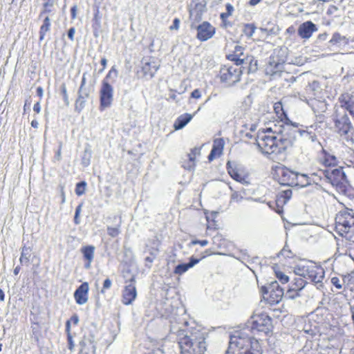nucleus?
Segmentation results:
<instances>
[{"label": "nucleus", "instance_id": "c85d7f7f", "mask_svg": "<svg viewBox=\"0 0 354 354\" xmlns=\"http://www.w3.org/2000/svg\"><path fill=\"white\" fill-rule=\"evenodd\" d=\"M273 110L277 121L282 122L286 124H290V120L281 102H275L273 105Z\"/></svg>", "mask_w": 354, "mask_h": 354}, {"label": "nucleus", "instance_id": "72a5a7b5", "mask_svg": "<svg viewBox=\"0 0 354 354\" xmlns=\"http://www.w3.org/2000/svg\"><path fill=\"white\" fill-rule=\"evenodd\" d=\"M262 346L258 339L252 338L249 347L245 349L243 354H261Z\"/></svg>", "mask_w": 354, "mask_h": 354}, {"label": "nucleus", "instance_id": "39448f33", "mask_svg": "<svg viewBox=\"0 0 354 354\" xmlns=\"http://www.w3.org/2000/svg\"><path fill=\"white\" fill-rule=\"evenodd\" d=\"M253 337H250L245 329L235 330L230 337L227 353L230 354H243Z\"/></svg>", "mask_w": 354, "mask_h": 354}, {"label": "nucleus", "instance_id": "473e14b6", "mask_svg": "<svg viewBox=\"0 0 354 354\" xmlns=\"http://www.w3.org/2000/svg\"><path fill=\"white\" fill-rule=\"evenodd\" d=\"M193 116L190 113H183L180 115L174 124V128L175 129H180L192 120Z\"/></svg>", "mask_w": 354, "mask_h": 354}, {"label": "nucleus", "instance_id": "412c9836", "mask_svg": "<svg viewBox=\"0 0 354 354\" xmlns=\"http://www.w3.org/2000/svg\"><path fill=\"white\" fill-rule=\"evenodd\" d=\"M225 149V141L223 138H218L213 140V145L212 149L207 156L209 162L218 159V158L222 156Z\"/></svg>", "mask_w": 354, "mask_h": 354}, {"label": "nucleus", "instance_id": "2eb2a0df", "mask_svg": "<svg viewBox=\"0 0 354 354\" xmlns=\"http://www.w3.org/2000/svg\"><path fill=\"white\" fill-rule=\"evenodd\" d=\"M316 161L323 167L322 169L327 170L337 167L339 162L338 157L333 155V153H330L324 148H322V150L318 152Z\"/></svg>", "mask_w": 354, "mask_h": 354}, {"label": "nucleus", "instance_id": "f704fd0d", "mask_svg": "<svg viewBox=\"0 0 354 354\" xmlns=\"http://www.w3.org/2000/svg\"><path fill=\"white\" fill-rule=\"evenodd\" d=\"M243 64H248V73L256 72L258 69V61L252 55L243 57Z\"/></svg>", "mask_w": 354, "mask_h": 354}, {"label": "nucleus", "instance_id": "e2e57ef3", "mask_svg": "<svg viewBox=\"0 0 354 354\" xmlns=\"http://www.w3.org/2000/svg\"><path fill=\"white\" fill-rule=\"evenodd\" d=\"M41 110L40 102H36L33 106V111H35L36 113H39Z\"/></svg>", "mask_w": 354, "mask_h": 354}, {"label": "nucleus", "instance_id": "680f3d73", "mask_svg": "<svg viewBox=\"0 0 354 354\" xmlns=\"http://www.w3.org/2000/svg\"><path fill=\"white\" fill-rule=\"evenodd\" d=\"M75 32V29L74 28H71L68 31V37L71 40H74V34Z\"/></svg>", "mask_w": 354, "mask_h": 354}, {"label": "nucleus", "instance_id": "864d4df0", "mask_svg": "<svg viewBox=\"0 0 354 354\" xmlns=\"http://www.w3.org/2000/svg\"><path fill=\"white\" fill-rule=\"evenodd\" d=\"M68 322H70V329L71 330V323H73L75 326L79 322V317L77 315H73L71 316L70 319H68Z\"/></svg>", "mask_w": 354, "mask_h": 354}, {"label": "nucleus", "instance_id": "4d7b16f0", "mask_svg": "<svg viewBox=\"0 0 354 354\" xmlns=\"http://www.w3.org/2000/svg\"><path fill=\"white\" fill-rule=\"evenodd\" d=\"M191 97H192L194 99H199V97H201V92L198 88L194 89L191 93Z\"/></svg>", "mask_w": 354, "mask_h": 354}, {"label": "nucleus", "instance_id": "c9c22d12", "mask_svg": "<svg viewBox=\"0 0 354 354\" xmlns=\"http://www.w3.org/2000/svg\"><path fill=\"white\" fill-rule=\"evenodd\" d=\"M51 26L50 19L48 17H45L43 23L40 26L39 33V40H43L45 37L46 33L49 31Z\"/></svg>", "mask_w": 354, "mask_h": 354}, {"label": "nucleus", "instance_id": "a211bd4d", "mask_svg": "<svg viewBox=\"0 0 354 354\" xmlns=\"http://www.w3.org/2000/svg\"><path fill=\"white\" fill-rule=\"evenodd\" d=\"M130 283L124 287L122 292V302L124 305H131L137 297V290L135 286V279H130Z\"/></svg>", "mask_w": 354, "mask_h": 354}, {"label": "nucleus", "instance_id": "4be33fe9", "mask_svg": "<svg viewBox=\"0 0 354 354\" xmlns=\"http://www.w3.org/2000/svg\"><path fill=\"white\" fill-rule=\"evenodd\" d=\"M324 176L328 178L332 185H338L344 178V173L342 169L334 167L331 171L327 169H319Z\"/></svg>", "mask_w": 354, "mask_h": 354}, {"label": "nucleus", "instance_id": "ea45409f", "mask_svg": "<svg viewBox=\"0 0 354 354\" xmlns=\"http://www.w3.org/2000/svg\"><path fill=\"white\" fill-rule=\"evenodd\" d=\"M226 7V12H221L220 15V18L222 20L223 22H226L227 20V18L230 17L232 15H233L234 12V7L230 3H227L225 5Z\"/></svg>", "mask_w": 354, "mask_h": 354}, {"label": "nucleus", "instance_id": "052dcab7", "mask_svg": "<svg viewBox=\"0 0 354 354\" xmlns=\"http://www.w3.org/2000/svg\"><path fill=\"white\" fill-rule=\"evenodd\" d=\"M100 64L102 65V68L100 71V73L103 72L104 70L106 68L107 65V59L106 57H102L100 61Z\"/></svg>", "mask_w": 354, "mask_h": 354}, {"label": "nucleus", "instance_id": "0eeeda50", "mask_svg": "<svg viewBox=\"0 0 354 354\" xmlns=\"http://www.w3.org/2000/svg\"><path fill=\"white\" fill-rule=\"evenodd\" d=\"M248 323L252 333L254 331H258L259 333L268 334L272 328V319L266 313L253 315Z\"/></svg>", "mask_w": 354, "mask_h": 354}, {"label": "nucleus", "instance_id": "dca6fc26", "mask_svg": "<svg viewBox=\"0 0 354 354\" xmlns=\"http://www.w3.org/2000/svg\"><path fill=\"white\" fill-rule=\"evenodd\" d=\"M214 254V252H212L211 249H205L204 251L201 252L200 254L198 255L197 257H194V256H192L189 258V262L185 263V264H179L175 267L174 272L178 274H182L187 270L190 269V268L196 265V263H199L200 261L207 258V257L211 256Z\"/></svg>", "mask_w": 354, "mask_h": 354}, {"label": "nucleus", "instance_id": "4468645a", "mask_svg": "<svg viewBox=\"0 0 354 354\" xmlns=\"http://www.w3.org/2000/svg\"><path fill=\"white\" fill-rule=\"evenodd\" d=\"M273 176L279 184L294 186L295 171L283 165L273 167Z\"/></svg>", "mask_w": 354, "mask_h": 354}, {"label": "nucleus", "instance_id": "a18cd8bd", "mask_svg": "<svg viewBox=\"0 0 354 354\" xmlns=\"http://www.w3.org/2000/svg\"><path fill=\"white\" fill-rule=\"evenodd\" d=\"M86 183L85 181H81L76 184L75 194L77 196H81L85 193Z\"/></svg>", "mask_w": 354, "mask_h": 354}, {"label": "nucleus", "instance_id": "774afa93", "mask_svg": "<svg viewBox=\"0 0 354 354\" xmlns=\"http://www.w3.org/2000/svg\"><path fill=\"white\" fill-rule=\"evenodd\" d=\"M261 0H250L248 4L250 6H256L259 4Z\"/></svg>", "mask_w": 354, "mask_h": 354}, {"label": "nucleus", "instance_id": "e433bc0d", "mask_svg": "<svg viewBox=\"0 0 354 354\" xmlns=\"http://www.w3.org/2000/svg\"><path fill=\"white\" fill-rule=\"evenodd\" d=\"M343 287L346 290H351L354 286V275L353 273H347L342 276Z\"/></svg>", "mask_w": 354, "mask_h": 354}, {"label": "nucleus", "instance_id": "f3484780", "mask_svg": "<svg viewBox=\"0 0 354 354\" xmlns=\"http://www.w3.org/2000/svg\"><path fill=\"white\" fill-rule=\"evenodd\" d=\"M198 146L189 150V152L187 155V158L182 162V167L186 170H193L196 167V160L197 157L201 154L202 147Z\"/></svg>", "mask_w": 354, "mask_h": 354}, {"label": "nucleus", "instance_id": "bf43d9fd", "mask_svg": "<svg viewBox=\"0 0 354 354\" xmlns=\"http://www.w3.org/2000/svg\"><path fill=\"white\" fill-rule=\"evenodd\" d=\"M71 17L74 19L77 17V5L71 8Z\"/></svg>", "mask_w": 354, "mask_h": 354}, {"label": "nucleus", "instance_id": "c756f323", "mask_svg": "<svg viewBox=\"0 0 354 354\" xmlns=\"http://www.w3.org/2000/svg\"><path fill=\"white\" fill-rule=\"evenodd\" d=\"M313 176H317V174L312 173L310 174V176H308L307 174L296 173L295 171L294 186L305 187V186L310 185L311 178Z\"/></svg>", "mask_w": 354, "mask_h": 354}, {"label": "nucleus", "instance_id": "603ef678", "mask_svg": "<svg viewBox=\"0 0 354 354\" xmlns=\"http://www.w3.org/2000/svg\"><path fill=\"white\" fill-rule=\"evenodd\" d=\"M61 92L62 93V97L66 102H68V95L67 93L66 86L65 84H63L61 87Z\"/></svg>", "mask_w": 354, "mask_h": 354}, {"label": "nucleus", "instance_id": "09e8293b", "mask_svg": "<svg viewBox=\"0 0 354 354\" xmlns=\"http://www.w3.org/2000/svg\"><path fill=\"white\" fill-rule=\"evenodd\" d=\"M82 203H80L79 205L77 206L75 209V216L73 218V222L75 224L78 225L80 223V214L82 212Z\"/></svg>", "mask_w": 354, "mask_h": 354}, {"label": "nucleus", "instance_id": "49530a36", "mask_svg": "<svg viewBox=\"0 0 354 354\" xmlns=\"http://www.w3.org/2000/svg\"><path fill=\"white\" fill-rule=\"evenodd\" d=\"M209 244L207 239H198V238L193 237L189 243V245H200L201 246H206Z\"/></svg>", "mask_w": 354, "mask_h": 354}, {"label": "nucleus", "instance_id": "f257e3e1", "mask_svg": "<svg viewBox=\"0 0 354 354\" xmlns=\"http://www.w3.org/2000/svg\"><path fill=\"white\" fill-rule=\"evenodd\" d=\"M256 142L261 151L265 154L281 153L288 149L290 145V140L271 127L260 129Z\"/></svg>", "mask_w": 354, "mask_h": 354}, {"label": "nucleus", "instance_id": "1a4fd4ad", "mask_svg": "<svg viewBox=\"0 0 354 354\" xmlns=\"http://www.w3.org/2000/svg\"><path fill=\"white\" fill-rule=\"evenodd\" d=\"M261 294L264 301L270 305H274L281 301L284 295V290L275 281V282L271 283L268 287L262 286Z\"/></svg>", "mask_w": 354, "mask_h": 354}, {"label": "nucleus", "instance_id": "4c0bfd02", "mask_svg": "<svg viewBox=\"0 0 354 354\" xmlns=\"http://www.w3.org/2000/svg\"><path fill=\"white\" fill-rule=\"evenodd\" d=\"M54 7V0H45L43 3V8L40 11L39 17H42L46 13L51 12Z\"/></svg>", "mask_w": 354, "mask_h": 354}, {"label": "nucleus", "instance_id": "393cba45", "mask_svg": "<svg viewBox=\"0 0 354 354\" xmlns=\"http://www.w3.org/2000/svg\"><path fill=\"white\" fill-rule=\"evenodd\" d=\"M89 286L87 282H84L74 292L73 297L75 302L79 305L85 304L88 301Z\"/></svg>", "mask_w": 354, "mask_h": 354}, {"label": "nucleus", "instance_id": "a878e982", "mask_svg": "<svg viewBox=\"0 0 354 354\" xmlns=\"http://www.w3.org/2000/svg\"><path fill=\"white\" fill-rule=\"evenodd\" d=\"M316 25L313 21H308L301 24L298 28V35L301 39H310L313 32L317 31Z\"/></svg>", "mask_w": 354, "mask_h": 354}, {"label": "nucleus", "instance_id": "69168bd1", "mask_svg": "<svg viewBox=\"0 0 354 354\" xmlns=\"http://www.w3.org/2000/svg\"><path fill=\"white\" fill-rule=\"evenodd\" d=\"M158 252V248H152L151 250H150V255L152 256V257L155 259Z\"/></svg>", "mask_w": 354, "mask_h": 354}, {"label": "nucleus", "instance_id": "b1692460", "mask_svg": "<svg viewBox=\"0 0 354 354\" xmlns=\"http://www.w3.org/2000/svg\"><path fill=\"white\" fill-rule=\"evenodd\" d=\"M243 55L244 47L236 44L234 50L226 54V58L227 60L233 62L235 66L241 67V65L243 64Z\"/></svg>", "mask_w": 354, "mask_h": 354}, {"label": "nucleus", "instance_id": "3c124183", "mask_svg": "<svg viewBox=\"0 0 354 354\" xmlns=\"http://www.w3.org/2000/svg\"><path fill=\"white\" fill-rule=\"evenodd\" d=\"M111 281L109 279H106L104 281L103 286L102 288V292H105V290H108V288H110L111 286Z\"/></svg>", "mask_w": 354, "mask_h": 354}, {"label": "nucleus", "instance_id": "79ce46f5", "mask_svg": "<svg viewBox=\"0 0 354 354\" xmlns=\"http://www.w3.org/2000/svg\"><path fill=\"white\" fill-rule=\"evenodd\" d=\"M30 248H23L22 252L21 253V256L19 258L20 263H28L30 261Z\"/></svg>", "mask_w": 354, "mask_h": 354}, {"label": "nucleus", "instance_id": "ddd939ff", "mask_svg": "<svg viewBox=\"0 0 354 354\" xmlns=\"http://www.w3.org/2000/svg\"><path fill=\"white\" fill-rule=\"evenodd\" d=\"M302 275L315 283H322L324 278V270L316 263L308 262L301 268Z\"/></svg>", "mask_w": 354, "mask_h": 354}, {"label": "nucleus", "instance_id": "9b49d317", "mask_svg": "<svg viewBox=\"0 0 354 354\" xmlns=\"http://www.w3.org/2000/svg\"><path fill=\"white\" fill-rule=\"evenodd\" d=\"M226 170L228 175L235 181L239 182L243 185L249 184V173L240 164L227 160L226 162Z\"/></svg>", "mask_w": 354, "mask_h": 354}, {"label": "nucleus", "instance_id": "8fccbe9b", "mask_svg": "<svg viewBox=\"0 0 354 354\" xmlns=\"http://www.w3.org/2000/svg\"><path fill=\"white\" fill-rule=\"evenodd\" d=\"M338 12V8L335 5H330L326 13L328 15L331 16L332 17H337L338 16L337 15V12Z\"/></svg>", "mask_w": 354, "mask_h": 354}, {"label": "nucleus", "instance_id": "aec40b11", "mask_svg": "<svg viewBox=\"0 0 354 354\" xmlns=\"http://www.w3.org/2000/svg\"><path fill=\"white\" fill-rule=\"evenodd\" d=\"M292 196V191L291 189H286V190L278 192L274 201L275 207L274 208L275 212L279 214L283 213L285 204L288 202Z\"/></svg>", "mask_w": 354, "mask_h": 354}, {"label": "nucleus", "instance_id": "0e129e2a", "mask_svg": "<svg viewBox=\"0 0 354 354\" xmlns=\"http://www.w3.org/2000/svg\"><path fill=\"white\" fill-rule=\"evenodd\" d=\"M84 103V97H82V95H79L78 97L76 100V104H77V106L78 105V104H80V105L81 106H83V104Z\"/></svg>", "mask_w": 354, "mask_h": 354}, {"label": "nucleus", "instance_id": "7ed1b4c3", "mask_svg": "<svg viewBox=\"0 0 354 354\" xmlns=\"http://www.w3.org/2000/svg\"><path fill=\"white\" fill-rule=\"evenodd\" d=\"M118 71L116 66H113L102 81V86L100 89V107L102 110L111 106L113 100L114 89L111 82H113L117 78Z\"/></svg>", "mask_w": 354, "mask_h": 354}, {"label": "nucleus", "instance_id": "a19ab883", "mask_svg": "<svg viewBox=\"0 0 354 354\" xmlns=\"http://www.w3.org/2000/svg\"><path fill=\"white\" fill-rule=\"evenodd\" d=\"M273 269L274 270L275 277L281 283H287L288 282L289 277L286 275L281 270H279L277 266H274Z\"/></svg>", "mask_w": 354, "mask_h": 354}, {"label": "nucleus", "instance_id": "5fc2aeb1", "mask_svg": "<svg viewBox=\"0 0 354 354\" xmlns=\"http://www.w3.org/2000/svg\"><path fill=\"white\" fill-rule=\"evenodd\" d=\"M180 19L179 18H175L173 21V25L170 26V30H178L179 29Z\"/></svg>", "mask_w": 354, "mask_h": 354}, {"label": "nucleus", "instance_id": "37998d69", "mask_svg": "<svg viewBox=\"0 0 354 354\" xmlns=\"http://www.w3.org/2000/svg\"><path fill=\"white\" fill-rule=\"evenodd\" d=\"M256 30V26L253 24H247L243 26V32L247 37H252L254 35Z\"/></svg>", "mask_w": 354, "mask_h": 354}, {"label": "nucleus", "instance_id": "de8ad7c7", "mask_svg": "<svg viewBox=\"0 0 354 354\" xmlns=\"http://www.w3.org/2000/svg\"><path fill=\"white\" fill-rule=\"evenodd\" d=\"M330 282L337 290H341L344 287L343 279L341 281L338 277H332Z\"/></svg>", "mask_w": 354, "mask_h": 354}, {"label": "nucleus", "instance_id": "5701e85b", "mask_svg": "<svg viewBox=\"0 0 354 354\" xmlns=\"http://www.w3.org/2000/svg\"><path fill=\"white\" fill-rule=\"evenodd\" d=\"M338 102L340 107L348 111V113L353 117V111H354V95L349 92H343L338 97Z\"/></svg>", "mask_w": 354, "mask_h": 354}, {"label": "nucleus", "instance_id": "2f4dec72", "mask_svg": "<svg viewBox=\"0 0 354 354\" xmlns=\"http://www.w3.org/2000/svg\"><path fill=\"white\" fill-rule=\"evenodd\" d=\"M305 281L301 277H298L295 279L294 283L292 284L290 290H288L287 294L289 297H294L298 295V290H301L305 286Z\"/></svg>", "mask_w": 354, "mask_h": 354}, {"label": "nucleus", "instance_id": "cd10ccee", "mask_svg": "<svg viewBox=\"0 0 354 354\" xmlns=\"http://www.w3.org/2000/svg\"><path fill=\"white\" fill-rule=\"evenodd\" d=\"M205 218L207 220L206 229L205 236L209 235V231H216L219 229V225L217 223L216 218L218 216L217 212H205Z\"/></svg>", "mask_w": 354, "mask_h": 354}, {"label": "nucleus", "instance_id": "6ab92c4d", "mask_svg": "<svg viewBox=\"0 0 354 354\" xmlns=\"http://www.w3.org/2000/svg\"><path fill=\"white\" fill-rule=\"evenodd\" d=\"M196 37L198 40L206 41L211 39L216 32V28L208 21H203L197 26Z\"/></svg>", "mask_w": 354, "mask_h": 354}, {"label": "nucleus", "instance_id": "6e6552de", "mask_svg": "<svg viewBox=\"0 0 354 354\" xmlns=\"http://www.w3.org/2000/svg\"><path fill=\"white\" fill-rule=\"evenodd\" d=\"M160 64L156 57H145L141 60V66L137 71L139 78L151 79L155 75L160 68Z\"/></svg>", "mask_w": 354, "mask_h": 354}, {"label": "nucleus", "instance_id": "7c9ffc66", "mask_svg": "<svg viewBox=\"0 0 354 354\" xmlns=\"http://www.w3.org/2000/svg\"><path fill=\"white\" fill-rule=\"evenodd\" d=\"M212 244L216 248H227L228 245V241L225 234H223L220 232H218L216 230L215 234L213 235L212 239Z\"/></svg>", "mask_w": 354, "mask_h": 354}, {"label": "nucleus", "instance_id": "bb28decb", "mask_svg": "<svg viewBox=\"0 0 354 354\" xmlns=\"http://www.w3.org/2000/svg\"><path fill=\"white\" fill-rule=\"evenodd\" d=\"M95 248L93 245H83L81 249V253L84 260V267L86 269H89L91 266V263L94 259Z\"/></svg>", "mask_w": 354, "mask_h": 354}, {"label": "nucleus", "instance_id": "f03ea898", "mask_svg": "<svg viewBox=\"0 0 354 354\" xmlns=\"http://www.w3.org/2000/svg\"><path fill=\"white\" fill-rule=\"evenodd\" d=\"M206 336L203 330L192 329L189 335H185L178 341L181 354H204L207 350Z\"/></svg>", "mask_w": 354, "mask_h": 354}, {"label": "nucleus", "instance_id": "20e7f679", "mask_svg": "<svg viewBox=\"0 0 354 354\" xmlns=\"http://www.w3.org/2000/svg\"><path fill=\"white\" fill-rule=\"evenodd\" d=\"M354 226V212L352 209L340 210L335 216V230L343 237H348Z\"/></svg>", "mask_w": 354, "mask_h": 354}, {"label": "nucleus", "instance_id": "423d86ee", "mask_svg": "<svg viewBox=\"0 0 354 354\" xmlns=\"http://www.w3.org/2000/svg\"><path fill=\"white\" fill-rule=\"evenodd\" d=\"M242 73L241 67L231 64H224L221 66L218 71V77L221 83L230 86L240 81Z\"/></svg>", "mask_w": 354, "mask_h": 354}, {"label": "nucleus", "instance_id": "f8f14e48", "mask_svg": "<svg viewBox=\"0 0 354 354\" xmlns=\"http://www.w3.org/2000/svg\"><path fill=\"white\" fill-rule=\"evenodd\" d=\"M333 122L337 133L340 136L348 138L349 133L352 134L353 131V124L347 113L340 114L336 110Z\"/></svg>", "mask_w": 354, "mask_h": 354}, {"label": "nucleus", "instance_id": "13d9d810", "mask_svg": "<svg viewBox=\"0 0 354 354\" xmlns=\"http://www.w3.org/2000/svg\"><path fill=\"white\" fill-rule=\"evenodd\" d=\"M177 91L174 89H170L169 99L172 100L178 101L177 100Z\"/></svg>", "mask_w": 354, "mask_h": 354}, {"label": "nucleus", "instance_id": "6e6d98bb", "mask_svg": "<svg viewBox=\"0 0 354 354\" xmlns=\"http://www.w3.org/2000/svg\"><path fill=\"white\" fill-rule=\"evenodd\" d=\"M339 41H341V36H340L339 33L335 32L330 39V42L338 43V42H339Z\"/></svg>", "mask_w": 354, "mask_h": 354}, {"label": "nucleus", "instance_id": "58836bf2", "mask_svg": "<svg viewBox=\"0 0 354 354\" xmlns=\"http://www.w3.org/2000/svg\"><path fill=\"white\" fill-rule=\"evenodd\" d=\"M65 330L67 334L68 349L73 351L74 350V341L71 335V330L70 329V322H66Z\"/></svg>", "mask_w": 354, "mask_h": 354}, {"label": "nucleus", "instance_id": "c03bdc74", "mask_svg": "<svg viewBox=\"0 0 354 354\" xmlns=\"http://www.w3.org/2000/svg\"><path fill=\"white\" fill-rule=\"evenodd\" d=\"M120 223L116 227H107V234L111 237H117L120 234Z\"/></svg>", "mask_w": 354, "mask_h": 354}, {"label": "nucleus", "instance_id": "338daca9", "mask_svg": "<svg viewBox=\"0 0 354 354\" xmlns=\"http://www.w3.org/2000/svg\"><path fill=\"white\" fill-rule=\"evenodd\" d=\"M36 93H37V95L39 97V98L42 99L44 91H43L41 86H38L37 88Z\"/></svg>", "mask_w": 354, "mask_h": 354}, {"label": "nucleus", "instance_id": "9d476101", "mask_svg": "<svg viewBox=\"0 0 354 354\" xmlns=\"http://www.w3.org/2000/svg\"><path fill=\"white\" fill-rule=\"evenodd\" d=\"M286 62V57L283 51H273L266 67L267 75H274L281 72L284 68Z\"/></svg>", "mask_w": 354, "mask_h": 354}]
</instances>
